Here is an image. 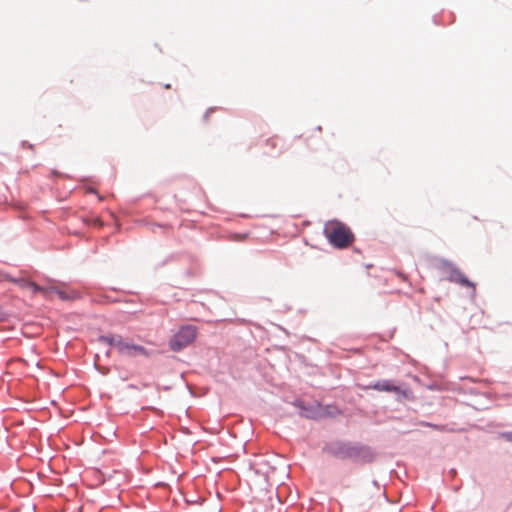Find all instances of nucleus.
<instances>
[{
    "label": "nucleus",
    "instance_id": "f257e3e1",
    "mask_svg": "<svg viewBox=\"0 0 512 512\" xmlns=\"http://www.w3.org/2000/svg\"><path fill=\"white\" fill-rule=\"evenodd\" d=\"M323 233L329 243L338 248L349 247L355 240L351 229L340 221H329L325 224Z\"/></svg>",
    "mask_w": 512,
    "mask_h": 512
},
{
    "label": "nucleus",
    "instance_id": "f03ea898",
    "mask_svg": "<svg viewBox=\"0 0 512 512\" xmlns=\"http://www.w3.org/2000/svg\"><path fill=\"white\" fill-rule=\"evenodd\" d=\"M100 341L106 343L114 348L117 352L125 357H149L150 353L148 350L138 344H135L129 339L122 337L121 335H107L100 337Z\"/></svg>",
    "mask_w": 512,
    "mask_h": 512
},
{
    "label": "nucleus",
    "instance_id": "7ed1b4c3",
    "mask_svg": "<svg viewBox=\"0 0 512 512\" xmlns=\"http://www.w3.org/2000/svg\"><path fill=\"white\" fill-rule=\"evenodd\" d=\"M197 330L195 326L187 325L180 328V330L170 340V348L173 351H180L196 338Z\"/></svg>",
    "mask_w": 512,
    "mask_h": 512
},
{
    "label": "nucleus",
    "instance_id": "20e7f679",
    "mask_svg": "<svg viewBox=\"0 0 512 512\" xmlns=\"http://www.w3.org/2000/svg\"><path fill=\"white\" fill-rule=\"evenodd\" d=\"M340 459H363L368 455V450L363 446L352 444H341L335 451Z\"/></svg>",
    "mask_w": 512,
    "mask_h": 512
},
{
    "label": "nucleus",
    "instance_id": "39448f33",
    "mask_svg": "<svg viewBox=\"0 0 512 512\" xmlns=\"http://www.w3.org/2000/svg\"><path fill=\"white\" fill-rule=\"evenodd\" d=\"M8 281L14 282L18 284L22 289H28L32 292V294L40 293L44 297H50L52 290L48 289L46 287H41L35 282L25 280V279H14L12 277H9Z\"/></svg>",
    "mask_w": 512,
    "mask_h": 512
},
{
    "label": "nucleus",
    "instance_id": "423d86ee",
    "mask_svg": "<svg viewBox=\"0 0 512 512\" xmlns=\"http://www.w3.org/2000/svg\"><path fill=\"white\" fill-rule=\"evenodd\" d=\"M369 388L378 390V391H386V392H398L399 388L392 384L390 381H379Z\"/></svg>",
    "mask_w": 512,
    "mask_h": 512
},
{
    "label": "nucleus",
    "instance_id": "0eeeda50",
    "mask_svg": "<svg viewBox=\"0 0 512 512\" xmlns=\"http://www.w3.org/2000/svg\"><path fill=\"white\" fill-rule=\"evenodd\" d=\"M47 288L52 290L50 297H46L47 299H51L54 294L57 295L62 300L70 299V296L67 294L66 291H63V290H60V289H57L54 287H47Z\"/></svg>",
    "mask_w": 512,
    "mask_h": 512
},
{
    "label": "nucleus",
    "instance_id": "6e6552de",
    "mask_svg": "<svg viewBox=\"0 0 512 512\" xmlns=\"http://www.w3.org/2000/svg\"><path fill=\"white\" fill-rule=\"evenodd\" d=\"M499 437L507 442H512V431L502 432Z\"/></svg>",
    "mask_w": 512,
    "mask_h": 512
},
{
    "label": "nucleus",
    "instance_id": "1a4fd4ad",
    "mask_svg": "<svg viewBox=\"0 0 512 512\" xmlns=\"http://www.w3.org/2000/svg\"><path fill=\"white\" fill-rule=\"evenodd\" d=\"M393 273H394L397 277H399L402 281H404V282H407V281H408V276H407L405 273H403V272H401V271H398V270H394V271H393Z\"/></svg>",
    "mask_w": 512,
    "mask_h": 512
},
{
    "label": "nucleus",
    "instance_id": "9d476101",
    "mask_svg": "<svg viewBox=\"0 0 512 512\" xmlns=\"http://www.w3.org/2000/svg\"><path fill=\"white\" fill-rule=\"evenodd\" d=\"M457 281L465 286H471V283L461 274H458Z\"/></svg>",
    "mask_w": 512,
    "mask_h": 512
},
{
    "label": "nucleus",
    "instance_id": "9b49d317",
    "mask_svg": "<svg viewBox=\"0 0 512 512\" xmlns=\"http://www.w3.org/2000/svg\"><path fill=\"white\" fill-rule=\"evenodd\" d=\"M266 144L268 146H270L271 148H276V146H277V139L270 138V139L267 140Z\"/></svg>",
    "mask_w": 512,
    "mask_h": 512
},
{
    "label": "nucleus",
    "instance_id": "f8f14e48",
    "mask_svg": "<svg viewBox=\"0 0 512 512\" xmlns=\"http://www.w3.org/2000/svg\"><path fill=\"white\" fill-rule=\"evenodd\" d=\"M8 279H9V276L7 274L0 272V282L8 281Z\"/></svg>",
    "mask_w": 512,
    "mask_h": 512
},
{
    "label": "nucleus",
    "instance_id": "ddd939ff",
    "mask_svg": "<svg viewBox=\"0 0 512 512\" xmlns=\"http://www.w3.org/2000/svg\"><path fill=\"white\" fill-rule=\"evenodd\" d=\"M165 88L169 89L170 88V84L165 85Z\"/></svg>",
    "mask_w": 512,
    "mask_h": 512
}]
</instances>
